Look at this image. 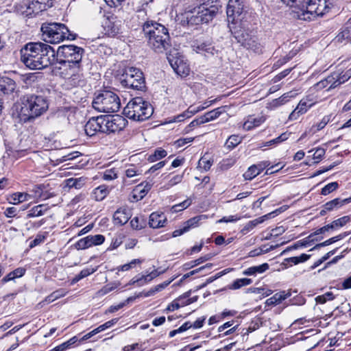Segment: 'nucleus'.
I'll use <instances>...</instances> for the list:
<instances>
[{"label": "nucleus", "instance_id": "obj_1", "mask_svg": "<svg viewBox=\"0 0 351 351\" xmlns=\"http://www.w3.org/2000/svg\"><path fill=\"white\" fill-rule=\"evenodd\" d=\"M21 62L29 69L40 70L52 64L56 60V51L44 43H28L20 51Z\"/></svg>", "mask_w": 351, "mask_h": 351}, {"label": "nucleus", "instance_id": "obj_2", "mask_svg": "<svg viewBox=\"0 0 351 351\" xmlns=\"http://www.w3.org/2000/svg\"><path fill=\"white\" fill-rule=\"evenodd\" d=\"M84 53L83 48L73 45H62L58 49L57 53L62 58L60 62L69 69L67 82L71 86H80L83 81L81 61Z\"/></svg>", "mask_w": 351, "mask_h": 351}, {"label": "nucleus", "instance_id": "obj_3", "mask_svg": "<svg viewBox=\"0 0 351 351\" xmlns=\"http://www.w3.org/2000/svg\"><path fill=\"white\" fill-rule=\"evenodd\" d=\"M143 31L147 39L149 47L156 53H163L170 47V36L168 29L155 21H146Z\"/></svg>", "mask_w": 351, "mask_h": 351}, {"label": "nucleus", "instance_id": "obj_4", "mask_svg": "<svg viewBox=\"0 0 351 351\" xmlns=\"http://www.w3.org/2000/svg\"><path fill=\"white\" fill-rule=\"evenodd\" d=\"M49 108V101L43 95H27L22 101V106L18 114L21 123H32L40 117Z\"/></svg>", "mask_w": 351, "mask_h": 351}, {"label": "nucleus", "instance_id": "obj_5", "mask_svg": "<svg viewBox=\"0 0 351 351\" xmlns=\"http://www.w3.org/2000/svg\"><path fill=\"white\" fill-rule=\"evenodd\" d=\"M153 112L151 104L141 97L132 99L123 110L126 117L137 121L147 120L152 115Z\"/></svg>", "mask_w": 351, "mask_h": 351}, {"label": "nucleus", "instance_id": "obj_6", "mask_svg": "<svg viewBox=\"0 0 351 351\" xmlns=\"http://www.w3.org/2000/svg\"><path fill=\"white\" fill-rule=\"evenodd\" d=\"M92 105L98 112L113 113L120 109L121 101L115 93L110 90H104L95 97Z\"/></svg>", "mask_w": 351, "mask_h": 351}, {"label": "nucleus", "instance_id": "obj_7", "mask_svg": "<svg viewBox=\"0 0 351 351\" xmlns=\"http://www.w3.org/2000/svg\"><path fill=\"white\" fill-rule=\"evenodd\" d=\"M44 40L50 43H59L65 39L73 40L75 36L70 32L67 27L62 23L43 24L41 27Z\"/></svg>", "mask_w": 351, "mask_h": 351}, {"label": "nucleus", "instance_id": "obj_8", "mask_svg": "<svg viewBox=\"0 0 351 351\" xmlns=\"http://www.w3.org/2000/svg\"><path fill=\"white\" fill-rule=\"evenodd\" d=\"M328 10L326 0H308L298 16L301 20L311 21L323 16Z\"/></svg>", "mask_w": 351, "mask_h": 351}, {"label": "nucleus", "instance_id": "obj_9", "mask_svg": "<svg viewBox=\"0 0 351 351\" xmlns=\"http://www.w3.org/2000/svg\"><path fill=\"white\" fill-rule=\"evenodd\" d=\"M218 10V7L216 5L202 4L194 8L192 15L189 17V23L193 25L208 23L216 16Z\"/></svg>", "mask_w": 351, "mask_h": 351}, {"label": "nucleus", "instance_id": "obj_10", "mask_svg": "<svg viewBox=\"0 0 351 351\" xmlns=\"http://www.w3.org/2000/svg\"><path fill=\"white\" fill-rule=\"evenodd\" d=\"M121 84L127 88L143 90L145 87V81L143 72L137 68H127L121 78Z\"/></svg>", "mask_w": 351, "mask_h": 351}, {"label": "nucleus", "instance_id": "obj_11", "mask_svg": "<svg viewBox=\"0 0 351 351\" xmlns=\"http://www.w3.org/2000/svg\"><path fill=\"white\" fill-rule=\"evenodd\" d=\"M102 133H114L122 130L126 125L127 121L120 115L101 116Z\"/></svg>", "mask_w": 351, "mask_h": 351}, {"label": "nucleus", "instance_id": "obj_12", "mask_svg": "<svg viewBox=\"0 0 351 351\" xmlns=\"http://www.w3.org/2000/svg\"><path fill=\"white\" fill-rule=\"evenodd\" d=\"M243 1L242 0H229L226 8L227 18L229 23H237L243 19Z\"/></svg>", "mask_w": 351, "mask_h": 351}, {"label": "nucleus", "instance_id": "obj_13", "mask_svg": "<svg viewBox=\"0 0 351 351\" xmlns=\"http://www.w3.org/2000/svg\"><path fill=\"white\" fill-rule=\"evenodd\" d=\"M316 103L317 100L313 95H307L300 101L295 110L289 114V119L291 121L298 119Z\"/></svg>", "mask_w": 351, "mask_h": 351}, {"label": "nucleus", "instance_id": "obj_14", "mask_svg": "<svg viewBox=\"0 0 351 351\" xmlns=\"http://www.w3.org/2000/svg\"><path fill=\"white\" fill-rule=\"evenodd\" d=\"M168 60L173 71L180 76H187L190 73V68L182 57L169 55Z\"/></svg>", "mask_w": 351, "mask_h": 351}, {"label": "nucleus", "instance_id": "obj_15", "mask_svg": "<svg viewBox=\"0 0 351 351\" xmlns=\"http://www.w3.org/2000/svg\"><path fill=\"white\" fill-rule=\"evenodd\" d=\"M104 241L105 237L101 234L88 235L79 240L75 244V247L77 250H85L93 245H101Z\"/></svg>", "mask_w": 351, "mask_h": 351}, {"label": "nucleus", "instance_id": "obj_16", "mask_svg": "<svg viewBox=\"0 0 351 351\" xmlns=\"http://www.w3.org/2000/svg\"><path fill=\"white\" fill-rule=\"evenodd\" d=\"M36 4L38 3L36 1L23 0L22 4L20 5L19 11L25 16H32L44 11Z\"/></svg>", "mask_w": 351, "mask_h": 351}, {"label": "nucleus", "instance_id": "obj_17", "mask_svg": "<svg viewBox=\"0 0 351 351\" xmlns=\"http://www.w3.org/2000/svg\"><path fill=\"white\" fill-rule=\"evenodd\" d=\"M101 117H92L86 123L84 130L88 136H92L97 132H102L101 129Z\"/></svg>", "mask_w": 351, "mask_h": 351}, {"label": "nucleus", "instance_id": "obj_18", "mask_svg": "<svg viewBox=\"0 0 351 351\" xmlns=\"http://www.w3.org/2000/svg\"><path fill=\"white\" fill-rule=\"evenodd\" d=\"M344 82V80L340 81V79H338V74L333 73L331 75L328 76L324 80H320L317 82L315 86L317 89H322L328 86V90L334 88L339 86V84Z\"/></svg>", "mask_w": 351, "mask_h": 351}, {"label": "nucleus", "instance_id": "obj_19", "mask_svg": "<svg viewBox=\"0 0 351 351\" xmlns=\"http://www.w3.org/2000/svg\"><path fill=\"white\" fill-rule=\"evenodd\" d=\"M239 42L241 43L244 47L247 49H250L255 53H260L262 51V47L257 41L256 38L250 36L248 34L246 35V37L243 36L242 38H240Z\"/></svg>", "mask_w": 351, "mask_h": 351}, {"label": "nucleus", "instance_id": "obj_20", "mask_svg": "<svg viewBox=\"0 0 351 351\" xmlns=\"http://www.w3.org/2000/svg\"><path fill=\"white\" fill-rule=\"evenodd\" d=\"M16 89L15 82L9 77H1L0 79V95H10Z\"/></svg>", "mask_w": 351, "mask_h": 351}, {"label": "nucleus", "instance_id": "obj_21", "mask_svg": "<svg viewBox=\"0 0 351 351\" xmlns=\"http://www.w3.org/2000/svg\"><path fill=\"white\" fill-rule=\"evenodd\" d=\"M351 40V19H349L345 25L341 29L340 32L335 38V42L338 43H347Z\"/></svg>", "mask_w": 351, "mask_h": 351}, {"label": "nucleus", "instance_id": "obj_22", "mask_svg": "<svg viewBox=\"0 0 351 351\" xmlns=\"http://www.w3.org/2000/svg\"><path fill=\"white\" fill-rule=\"evenodd\" d=\"M193 49L199 53H201L206 57L214 56L217 53L218 50L216 49L211 43H202L199 44L194 45Z\"/></svg>", "mask_w": 351, "mask_h": 351}, {"label": "nucleus", "instance_id": "obj_23", "mask_svg": "<svg viewBox=\"0 0 351 351\" xmlns=\"http://www.w3.org/2000/svg\"><path fill=\"white\" fill-rule=\"evenodd\" d=\"M131 217L130 211L126 208H120L117 209L113 215L114 223L123 225L126 223Z\"/></svg>", "mask_w": 351, "mask_h": 351}, {"label": "nucleus", "instance_id": "obj_24", "mask_svg": "<svg viewBox=\"0 0 351 351\" xmlns=\"http://www.w3.org/2000/svg\"><path fill=\"white\" fill-rule=\"evenodd\" d=\"M167 218L162 213H152L149 216V225L152 228H159L165 226Z\"/></svg>", "mask_w": 351, "mask_h": 351}, {"label": "nucleus", "instance_id": "obj_25", "mask_svg": "<svg viewBox=\"0 0 351 351\" xmlns=\"http://www.w3.org/2000/svg\"><path fill=\"white\" fill-rule=\"evenodd\" d=\"M297 93H295L294 91H289L288 93L283 94L279 98L272 100L269 105L271 109L278 108L286 104L289 100L290 98L295 97Z\"/></svg>", "mask_w": 351, "mask_h": 351}, {"label": "nucleus", "instance_id": "obj_26", "mask_svg": "<svg viewBox=\"0 0 351 351\" xmlns=\"http://www.w3.org/2000/svg\"><path fill=\"white\" fill-rule=\"evenodd\" d=\"M290 296L291 293L289 291H282L278 292L266 300V304L268 306L276 305Z\"/></svg>", "mask_w": 351, "mask_h": 351}, {"label": "nucleus", "instance_id": "obj_27", "mask_svg": "<svg viewBox=\"0 0 351 351\" xmlns=\"http://www.w3.org/2000/svg\"><path fill=\"white\" fill-rule=\"evenodd\" d=\"M269 266L267 263H263L257 266H252L243 271V274L245 276H256L261 274L269 269Z\"/></svg>", "mask_w": 351, "mask_h": 351}, {"label": "nucleus", "instance_id": "obj_28", "mask_svg": "<svg viewBox=\"0 0 351 351\" xmlns=\"http://www.w3.org/2000/svg\"><path fill=\"white\" fill-rule=\"evenodd\" d=\"M225 108L226 106H221L205 113L202 116L204 123L209 122L218 118L223 112H225Z\"/></svg>", "mask_w": 351, "mask_h": 351}, {"label": "nucleus", "instance_id": "obj_29", "mask_svg": "<svg viewBox=\"0 0 351 351\" xmlns=\"http://www.w3.org/2000/svg\"><path fill=\"white\" fill-rule=\"evenodd\" d=\"M310 256L311 255L302 254L299 256L287 258L284 260L282 265H284L286 267L291 266L292 265H297L300 263H304L306 261L310 258Z\"/></svg>", "mask_w": 351, "mask_h": 351}, {"label": "nucleus", "instance_id": "obj_30", "mask_svg": "<svg viewBox=\"0 0 351 351\" xmlns=\"http://www.w3.org/2000/svg\"><path fill=\"white\" fill-rule=\"evenodd\" d=\"M109 193L108 188L105 185H100L95 188L92 193L93 199L96 201L103 200Z\"/></svg>", "mask_w": 351, "mask_h": 351}, {"label": "nucleus", "instance_id": "obj_31", "mask_svg": "<svg viewBox=\"0 0 351 351\" xmlns=\"http://www.w3.org/2000/svg\"><path fill=\"white\" fill-rule=\"evenodd\" d=\"M346 200L341 199L340 198H335L331 201H329L323 205V207L328 211L339 209L345 205Z\"/></svg>", "mask_w": 351, "mask_h": 351}, {"label": "nucleus", "instance_id": "obj_32", "mask_svg": "<svg viewBox=\"0 0 351 351\" xmlns=\"http://www.w3.org/2000/svg\"><path fill=\"white\" fill-rule=\"evenodd\" d=\"M264 119L263 118H249L246 121L244 122L243 128L245 130H250L253 128L259 126Z\"/></svg>", "mask_w": 351, "mask_h": 351}, {"label": "nucleus", "instance_id": "obj_33", "mask_svg": "<svg viewBox=\"0 0 351 351\" xmlns=\"http://www.w3.org/2000/svg\"><path fill=\"white\" fill-rule=\"evenodd\" d=\"M150 189V186H147V189L143 188L141 185H138L135 187L132 192V197L135 201H138L143 199V197L147 193Z\"/></svg>", "mask_w": 351, "mask_h": 351}, {"label": "nucleus", "instance_id": "obj_34", "mask_svg": "<svg viewBox=\"0 0 351 351\" xmlns=\"http://www.w3.org/2000/svg\"><path fill=\"white\" fill-rule=\"evenodd\" d=\"M191 295V291H187L185 293H184L182 296H180V298H178L176 300H174L171 304H170L168 306H167V310L168 311H176V310H178V308H180V306H183L182 305V302H183V300L189 297Z\"/></svg>", "mask_w": 351, "mask_h": 351}, {"label": "nucleus", "instance_id": "obj_35", "mask_svg": "<svg viewBox=\"0 0 351 351\" xmlns=\"http://www.w3.org/2000/svg\"><path fill=\"white\" fill-rule=\"evenodd\" d=\"M252 283L250 278H239L234 280L231 285H229V289L232 290L239 289L244 286L249 285Z\"/></svg>", "mask_w": 351, "mask_h": 351}, {"label": "nucleus", "instance_id": "obj_36", "mask_svg": "<svg viewBox=\"0 0 351 351\" xmlns=\"http://www.w3.org/2000/svg\"><path fill=\"white\" fill-rule=\"evenodd\" d=\"M86 178L83 177L74 178H71L66 180V185L69 188L80 189L85 183Z\"/></svg>", "mask_w": 351, "mask_h": 351}, {"label": "nucleus", "instance_id": "obj_37", "mask_svg": "<svg viewBox=\"0 0 351 351\" xmlns=\"http://www.w3.org/2000/svg\"><path fill=\"white\" fill-rule=\"evenodd\" d=\"M242 141V137L238 135H231L226 142V146L228 149H232L240 144Z\"/></svg>", "mask_w": 351, "mask_h": 351}, {"label": "nucleus", "instance_id": "obj_38", "mask_svg": "<svg viewBox=\"0 0 351 351\" xmlns=\"http://www.w3.org/2000/svg\"><path fill=\"white\" fill-rule=\"evenodd\" d=\"M202 218H205V216L199 215L189 219L184 224V226H185L184 230L189 231L191 228L198 226L199 221L202 220Z\"/></svg>", "mask_w": 351, "mask_h": 351}, {"label": "nucleus", "instance_id": "obj_39", "mask_svg": "<svg viewBox=\"0 0 351 351\" xmlns=\"http://www.w3.org/2000/svg\"><path fill=\"white\" fill-rule=\"evenodd\" d=\"M313 237V234H311L308 237H306L303 240L298 241L293 246L287 247V250L283 252V253H285L286 251L297 249L299 247L307 246L311 242L313 241V239H312Z\"/></svg>", "mask_w": 351, "mask_h": 351}, {"label": "nucleus", "instance_id": "obj_40", "mask_svg": "<svg viewBox=\"0 0 351 351\" xmlns=\"http://www.w3.org/2000/svg\"><path fill=\"white\" fill-rule=\"evenodd\" d=\"M167 153L165 149H163L162 148H158L155 150V152L153 154H151L149 156L147 160L150 162H154L158 160H160V159L165 157L167 156Z\"/></svg>", "mask_w": 351, "mask_h": 351}, {"label": "nucleus", "instance_id": "obj_41", "mask_svg": "<svg viewBox=\"0 0 351 351\" xmlns=\"http://www.w3.org/2000/svg\"><path fill=\"white\" fill-rule=\"evenodd\" d=\"M314 152L313 154V159L314 160V163L319 162L323 157L325 155L326 149L322 147H317L315 149H311L308 151V153H311Z\"/></svg>", "mask_w": 351, "mask_h": 351}, {"label": "nucleus", "instance_id": "obj_42", "mask_svg": "<svg viewBox=\"0 0 351 351\" xmlns=\"http://www.w3.org/2000/svg\"><path fill=\"white\" fill-rule=\"evenodd\" d=\"M31 195L25 193H16L12 195V199L14 204L27 201L30 199Z\"/></svg>", "mask_w": 351, "mask_h": 351}, {"label": "nucleus", "instance_id": "obj_43", "mask_svg": "<svg viewBox=\"0 0 351 351\" xmlns=\"http://www.w3.org/2000/svg\"><path fill=\"white\" fill-rule=\"evenodd\" d=\"M66 292L64 289H58L53 293H51L49 295H48L45 301L47 303H51L58 298L64 297L66 295Z\"/></svg>", "mask_w": 351, "mask_h": 351}, {"label": "nucleus", "instance_id": "obj_44", "mask_svg": "<svg viewBox=\"0 0 351 351\" xmlns=\"http://www.w3.org/2000/svg\"><path fill=\"white\" fill-rule=\"evenodd\" d=\"M259 174L260 173L258 170V167H256L255 165H253L250 167L244 173L243 177L245 180H251Z\"/></svg>", "mask_w": 351, "mask_h": 351}, {"label": "nucleus", "instance_id": "obj_45", "mask_svg": "<svg viewBox=\"0 0 351 351\" xmlns=\"http://www.w3.org/2000/svg\"><path fill=\"white\" fill-rule=\"evenodd\" d=\"M160 275V272L157 270H154L147 275L142 276L138 278L140 282V286H143L146 283L150 282L152 279Z\"/></svg>", "mask_w": 351, "mask_h": 351}, {"label": "nucleus", "instance_id": "obj_46", "mask_svg": "<svg viewBox=\"0 0 351 351\" xmlns=\"http://www.w3.org/2000/svg\"><path fill=\"white\" fill-rule=\"evenodd\" d=\"M289 135H290V133H287V132L282 133L281 135H280L277 138L266 142L263 146H271V145H275L279 144V143L286 141L287 139H288Z\"/></svg>", "mask_w": 351, "mask_h": 351}, {"label": "nucleus", "instance_id": "obj_47", "mask_svg": "<svg viewBox=\"0 0 351 351\" xmlns=\"http://www.w3.org/2000/svg\"><path fill=\"white\" fill-rule=\"evenodd\" d=\"M212 257H213V255L211 254H206L204 256L199 257V258H197L195 261H193L189 263L185 264V266L186 267V268L193 267L196 265H198L199 264H202V263L210 260Z\"/></svg>", "mask_w": 351, "mask_h": 351}, {"label": "nucleus", "instance_id": "obj_48", "mask_svg": "<svg viewBox=\"0 0 351 351\" xmlns=\"http://www.w3.org/2000/svg\"><path fill=\"white\" fill-rule=\"evenodd\" d=\"M343 238V234H339L338 236H336V237H332L321 243H319V244H317L314 247H313L311 251L313 250H317V249H319L320 247H324V246H326V245H330L341 239Z\"/></svg>", "mask_w": 351, "mask_h": 351}, {"label": "nucleus", "instance_id": "obj_49", "mask_svg": "<svg viewBox=\"0 0 351 351\" xmlns=\"http://www.w3.org/2000/svg\"><path fill=\"white\" fill-rule=\"evenodd\" d=\"M213 162V160H208L204 156L199 159L197 167L203 171H207L210 169Z\"/></svg>", "mask_w": 351, "mask_h": 351}, {"label": "nucleus", "instance_id": "obj_50", "mask_svg": "<svg viewBox=\"0 0 351 351\" xmlns=\"http://www.w3.org/2000/svg\"><path fill=\"white\" fill-rule=\"evenodd\" d=\"M171 281H166L161 284H159L152 289H151L149 291H148L147 293L144 294L145 297H149L152 295H154L156 292L160 291L163 289H165L167 286H168L170 284Z\"/></svg>", "mask_w": 351, "mask_h": 351}, {"label": "nucleus", "instance_id": "obj_51", "mask_svg": "<svg viewBox=\"0 0 351 351\" xmlns=\"http://www.w3.org/2000/svg\"><path fill=\"white\" fill-rule=\"evenodd\" d=\"M267 215L262 216L256 218L252 221H249L245 226V230L249 231L254 228L257 225L262 223L266 219Z\"/></svg>", "mask_w": 351, "mask_h": 351}, {"label": "nucleus", "instance_id": "obj_52", "mask_svg": "<svg viewBox=\"0 0 351 351\" xmlns=\"http://www.w3.org/2000/svg\"><path fill=\"white\" fill-rule=\"evenodd\" d=\"M350 221V217L348 216H344L339 219H337L333 221L330 224V227L332 229L342 227L346 225Z\"/></svg>", "mask_w": 351, "mask_h": 351}, {"label": "nucleus", "instance_id": "obj_53", "mask_svg": "<svg viewBox=\"0 0 351 351\" xmlns=\"http://www.w3.org/2000/svg\"><path fill=\"white\" fill-rule=\"evenodd\" d=\"M117 173L116 168L108 169L104 171L103 178L105 180H112L117 178Z\"/></svg>", "mask_w": 351, "mask_h": 351}, {"label": "nucleus", "instance_id": "obj_54", "mask_svg": "<svg viewBox=\"0 0 351 351\" xmlns=\"http://www.w3.org/2000/svg\"><path fill=\"white\" fill-rule=\"evenodd\" d=\"M130 223L133 228L140 230L145 226V221L141 217H135L131 220Z\"/></svg>", "mask_w": 351, "mask_h": 351}, {"label": "nucleus", "instance_id": "obj_55", "mask_svg": "<svg viewBox=\"0 0 351 351\" xmlns=\"http://www.w3.org/2000/svg\"><path fill=\"white\" fill-rule=\"evenodd\" d=\"M334 298L335 296L332 292H326L323 295L316 297L315 300L317 303L324 304L327 301L332 300Z\"/></svg>", "mask_w": 351, "mask_h": 351}, {"label": "nucleus", "instance_id": "obj_56", "mask_svg": "<svg viewBox=\"0 0 351 351\" xmlns=\"http://www.w3.org/2000/svg\"><path fill=\"white\" fill-rule=\"evenodd\" d=\"M44 207L45 206L43 204H40L33 207L29 211L28 216L29 217H34L43 215L44 214V210L43 209Z\"/></svg>", "mask_w": 351, "mask_h": 351}, {"label": "nucleus", "instance_id": "obj_57", "mask_svg": "<svg viewBox=\"0 0 351 351\" xmlns=\"http://www.w3.org/2000/svg\"><path fill=\"white\" fill-rule=\"evenodd\" d=\"M338 186H339V184L337 182H330V183L326 184L322 189V195H328L329 193H330L332 191L337 189Z\"/></svg>", "mask_w": 351, "mask_h": 351}, {"label": "nucleus", "instance_id": "obj_58", "mask_svg": "<svg viewBox=\"0 0 351 351\" xmlns=\"http://www.w3.org/2000/svg\"><path fill=\"white\" fill-rule=\"evenodd\" d=\"M120 283L119 282H112V283H109L108 285H106V286H104L99 291V293L101 294V295H105V294H107L109 292L114 290L115 289H117L119 286Z\"/></svg>", "mask_w": 351, "mask_h": 351}, {"label": "nucleus", "instance_id": "obj_59", "mask_svg": "<svg viewBox=\"0 0 351 351\" xmlns=\"http://www.w3.org/2000/svg\"><path fill=\"white\" fill-rule=\"evenodd\" d=\"M236 162V158H228L223 159L221 163L220 167L223 170H227L232 167Z\"/></svg>", "mask_w": 351, "mask_h": 351}, {"label": "nucleus", "instance_id": "obj_60", "mask_svg": "<svg viewBox=\"0 0 351 351\" xmlns=\"http://www.w3.org/2000/svg\"><path fill=\"white\" fill-rule=\"evenodd\" d=\"M191 204L190 199H186L179 204H176L172 206L171 210L173 212H178L188 208Z\"/></svg>", "mask_w": 351, "mask_h": 351}, {"label": "nucleus", "instance_id": "obj_61", "mask_svg": "<svg viewBox=\"0 0 351 351\" xmlns=\"http://www.w3.org/2000/svg\"><path fill=\"white\" fill-rule=\"evenodd\" d=\"M205 123L202 116L192 121L190 124L185 128L186 132H189L193 128Z\"/></svg>", "mask_w": 351, "mask_h": 351}, {"label": "nucleus", "instance_id": "obj_62", "mask_svg": "<svg viewBox=\"0 0 351 351\" xmlns=\"http://www.w3.org/2000/svg\"><path fill=\"white\" fill-rule=\"evenodd\" d=\"M45 238V236L43 234H37L36 238L30 242L29 247L33 248L36 245L40 244L41 243L44 242Z\"/></svg>", "mask_w": 351, "mask_h": 351}, {"label": "nucleus", "instance_id": "obj_63", "mask_svg": "<svg viewBox=\"0 0 351 351\" xmlns=\"http://www.w3.org/2000/svg\"><path fill=\"white\" fill-rule=\"evenodd\" d=\"M183 176L182 175H176L173 178H171V180L169 181V182L167 184V188H170L180 182L182 180Z\"/></svg>", "mask_w": 351, "mask_h": 351}, {"label": "nucleus", "instance_id": "obj_64", "mask_svg": "<svg viewBox=\"0 0 351 351\" xmlns=\"http://www.w3.org/2000/svg\"><path fill=\"white\" fill-rule=\"evenodd\" d=\"M139 175L140 173L134 166H132L125 170V176L127 178H132L134 177H137Z\"/></svg>", "mask_w": 351, "mask_h": 351}]
</instances>
